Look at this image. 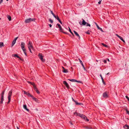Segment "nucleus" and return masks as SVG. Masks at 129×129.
Here are the masks:
<instances>
[{"label": "nucleus", "instance_id": "nucleus-17", "mask_svg": "<svg viewBox=\"0 0 129 129\" xmlns=\"http://www.w3.org/2000/svg\"><path fill=\"white\" fill-rule=\"evenodd\" d=\"M69 80H70L72 82H79V81H78L77 80L74 79H68Z\"/></svg>", "mask_w": 129, "mask_h": 129}, {"label": "nucleus", "instance_id": "nucleus-3", "mask_svg": "<svg viewBox=\"0 0 129 129\" xmlns=\"http://www.w3.org/2000/svg\"><path fill=\"white\" fill-rule=\"evenodd\" d=\"M35 19L34 18H29L27 19H26L25 21V22L26 23H29L31 21H35Z\"/></svg>", "mask_w": 129, "mask_h": 129}, {"label": "nucleus", "instance_id": "nucleus-53", "mask_svg": "<svg viewBox=\"0 0 129 129\" xmlns=\"http://www.w3.org/2000/svg\"><path fill=\"white\" fill-rule=\"evenodd\" d=\"M100 77H101V79H102V78H103L101 74H100Z\"/></svg>", "mask_w": 129, "mask_h": 129}, {"label": "nucleus", "instance_id": "nucleus-11", "mask_svg": "<svg viewBox=\"0 0 129 129\" xmlns=\"http://www.w3.org/2000/svg\"><path fill=\"white\" fill-rule=\"evenodd\" d=\"M79 59V61H80V63H81V64L83 68L84 69V70L85 71H86V70L85 69V68L84 67V64L82 62V61L80 59Z\"/></svg>", "mask_w": 129, "mask_h": 129}, {"label": "nucleus", "instance_id": "nucleus-30", "mask_svg": "<svg viewBox=\"0 0 129 129\" xmlns=\"http://www.w3.org/2000/svg\"><path fill=\"white\" fill-rule=\"evenodd\" d=\"M90 30H88V31H87V32H86V33L87 34H90Z\"/></svg>", "mask_w": 129, "mask_h": 129}, {"label": "nucleus", "instance_id": "nucleus-46", "mask_svg": "<svg viewBox=\"0 0 129 129\" xmlns=\"http://www.w3.org/2000/svg\"><path fill=\"white\" fill-rule=\"evenodd\" d=\"M50 11L52 15L54 13H53V12L52 11V10H50Z\"/></svg>", "mask_w": 129, "mask_h": 129}, {"label": "nucleus", "instance_id": "nucleus-60", "mask_svg": "<svg viewBox=\"0 0 129 129\" xmlns=\"http://www.w3.org/2000/svg\"><path fill=\"white\" fill-rule=\"evenodd\" d=\"M62 67V68L63 69V70H64V69H65V68L63 67Z\"/></svg>", "mask_w": 129, "mask_h": 129}, {"label": "nucleus", "instance_id": "nucleus-62", "mask_svg": "<svg viewBox=\"0 0 129 129\" xmlns=\"http://www.w3.org/2000/svg\"><path fill=\"white\" fill-rule=\"evenodd\" d=\"M128 129H129V126L128 125Z\"/></svg>", "mask_w": 129, "mask_h": 129}, {"label": "nucleus", "instance_id": "nucleus-64", "mask_svg": "<svg viewBox=\"0 0 129 129\" xmlns=\"http://www.w3.org/2000/svg\"><path fill=\"white\" fill-rule=\"evenodd\" d=\"M2 0L3 1V0Z\"/></svg>", "mask_w": 129, "mask_h": 129}, {"label": "nucleus", "instance_id": "nucleus-43", "mask_svg": "<svg viewBox=\"0 0 129 129\" xmlns=\"http://www.w3.org/2000/svg\"><path fill=\"white\" fill-rule=\"evenodd\" d=\"M24 94H26L27 95L28 92H26L25 91H24Z\"/></svg>", "mask_w": 129, "mask_h": 129}, {"label": "nucleus", "instance_id": "nucleus-40", "mask_svg": "<svg viewBox=\"0 0 129 129\" xmlns=\"http://www.w3.org/2000/svg\"><path fill=\"white\" fill-rule=\"evenodd\" d=\"M102 1V0H99V1L98 2V3L99 4H101Z\"/></svg>", "mask_w": 129, "mask_h": 129}, {"label": "nucleus", "instance_id": "nucleus-14", "mask_svg": "<svg viewBox=\"0 0 129 129\" xmlns=\"http://www.w3.org/2000/svg\"><path fill=\"white\" fill-rule=\"evenodd\" d=\"M74 34L76 35V36L78 37L79 38V39H80V36H79V34L75 30L74 31Z\"/></svg>", "mask_w": 129, "mask_h": 129}, {"label": "nucleus", "instance_id": "nucleus-10", "mask_svg": "<svg viewBox=\"0 0 129 129\" xmlns=\"http://www.w3.org/2000/svg\"><path fill=\"white\" fill-rule=\"evenodd\" d=\"M74 114L80 117H81L82 115V114H81L80 113H78L77 112H75L74 113Z\"/></svg>", "mask_w": 129, "mask_h": 129}, {"label": "nucleus", "instance_id": "nucleus-39", "mask_svg": "<svg viewBox=\"0 0 129 129\" xmlns=\"http://www.w3.org/2000/svg\"><path fill=\"white\" fill-rule=\"evenodd\" d=\"M36 92L38 94L40 93V92L38 91V89L37 90H36Z\"/></svg>", "mask_w": 129, "mask_h": 129}, {"label": "nucleus", "instance_id": "nucleus-18", "mask_svg": "<svg viewBox=\"0 0 129 129\" xmlns=\"http://www.w3.org/2000/svg\"><path fill=\"white\" fill-rule=\"evenodd\" d=\"M74 102L75 103L76 105H82V104L80 103H78L76 101H74Z\"/></svg>", "mask_w": 129, "mask_h": 129}, {"label": "nucleus", "instance_id": "nucleus-32", "mask_svg": "<svg viewBox=\"0 0 129 129\" xmlns=\"http://www.w3.org/2000/svg\"><path fill=\"white\" fill-rule=\"evenodd\" d=\"M102 82L103 83V84L104 85H106V84L104 80L103 79V78H102Z\"/></svg>", "mask_w": 129, "mask_h": 129}, {"label": "nucleus", "instance_id": "nucleus-23", "mask_svg": "<svg viewBox=\"0 0 129 129\" xmlns=\"http://www.w3.org/2000/svg\"><path fill=\"white\" fill-rule=\"evenodd\" d=\"M14 56L16 57L17 58H20V59H21V58L17 54H14Z\"/></svg>", "mask_w": 129, "mask_h": 129}, {"label": "nucleus", "instance_id": "nucleus-27", "mask_svg": "<svg viewBox=\"0 0 129 129\" xmlns=\"http://www.w3.org/2000/svg\"><path fill=\"white\" fill-rule=\"evenodd\" d=\"M3 45V42L0 43V47H2Z\"/></svg>", "mask_w": 129, "mask_h": 129}, {"label": "nucleus", "instance_id": "nucleus-28", "mask_svg": "<svg viewBox=\"0 0 129 129\" xmlns=\"http://www.w3.org/2000/svg\"><path fill=\"white\" fill-rule=\"evenodd\" d=\"M34 89L35 90V91H36L38 89L37 88L36 86L35 85H34Z\"/></svg>", "mask_w": 129, "mask_h": 129}, {"label": "nucleus", "instance_id": "nucleus-36", "mask_svg": "<svg viewBox=\"0 0 129 129\" xmlns=\"http://www.w3.org/2000/svg\"><path fill=\"white\" fill-rule=\"evenodd\" d=\"M49 21L51 23L53 22V20L50 19H49Z\"/></svg>", "mask_w": 129, "mask_h": 129}, {"label": "nucleus", "instance_id": "nucleus-1", "mask_svg": "<svg viewBox=\"0 0 129 129\" xmlns=\"http://www.w3.org/2000/svg\"><path fill=\"white\" fill-rule=\"evenodd\" d=\"M28 47L30 52L31 53H32L31 49H33V47L32 46V43L29 41V42L28 43Z\"/></svg>", "mask_w": 129, "mask_h": 129}, {"label": "nucleus", "instance_id": "nucleus-15", "mask_svg": "<svg viewBox=\"0 0 129 129\" xmlns=\"http://www.w3.org/2000/svg\"><path fill=\"white\" fill-rule=\"evenodd\" d=\"M23 108L27 111H29V110L27 108V106L26 105H23Z\"/></svg>", "mask_w": 129, "mask_h": 129}, {"label": "nucleus", "instance_id": "nucleus-61", "mask_svg": "<svg viewBox=\"0 0 129 129\" xmlns=\"http://www.w3.org/2000/svg\"><path fill=\"white\" fill-rule=\"evenodd\" d=\"M17 129H19L18 126H17Z\"/></svg>", "mask_w": 129, "mask_h": 129}, {"label": "nucleus", "instance_id": "nucleus-47", "mask_svg": "<svg viewBox=\"0 0 129 129\" xmlns=\"http://www.w3.org/2000/svg\"><path fill=\"white\" fill-rule=\"evenodd\" d=\"M56 19L58 20H59L60 19L58 17H57Z\"/></svg>", "mask_w": 129, "mask_h": 129}, {"label": "nucleus", "instance_id": "nucleus-56", "mask_svg": "<svg viewBox=\"0 0 129 129\" xmlns=\"http://www.w3.org/2000/svg\"><path fill=\"white\" fill-rule=\"evenodd\" d=\"M57 17H58V16H55V19H56Z\"/></svg>", "mask_w": 129, "mask_h": 129}, {"label": "nucleus", "instance_id": "nucleus-8", "mask_svg": "<svg viewBox=\"0 0 129 129\" xmlns=\"http://www.w3.org/2000/svg\"><path fill=\"white\" fill-rule=\"evenodd\" d=\"M63 83L68 88L69 87V86L68 83L66 81H63Z\"/></svg>", "mask_w": 129, "mask_h": 129}, {"label": "nucleus", "instance_id": "nucleus-54", "mask_svg": "<svg viewBox=\"0 0 129 129\" xmlns=\"http://www.w3.org/2000/svg\"><path fill=\"white\" fill-rule=\"evenodd\" d=\"M49 26L50 27H52V25L51 24H49Z\"/></svg>", "mask_w": 129, "mask_h": 129}, {"label": "nucleus", "instance_id": "nucleus-38", "mask_svg": "<svg viewBox=\"0 0 129 129\" xmlns=\"http://www.w3.org/2000/svg\"><path fill=\"white\" fill-rule=\"evenodd\" d=\"M34 100H35L36 102H37L38 100V99L36 98H35L34 99Z\"/></svg>", "mask_w": 129, "mask_h": 129}, {"label": "nucleus", "instance_id": "nucleus-63", "mask_svg": "<svg viewBox=\"0 0 129 129\" xmlns=\"http://www.w3.org/2000/svg\"><path fill=\"white\" fill-rule=\"evenodd\" d=\"M7 1H8L9 0H6Z\"/></svg>", "mask_w": 129, "mask_h": 129}, {"label": "nucleus", "instance_id": "nucleus-50", "mask_svg": "<svg viewBox=\"0 0 129 129\" xmlns=\"http://www.w3.org/2000/svg\"><path fill=\"white\" fill-rule=\"evenodd\" d=\"M52 15L54 18H55V16H56L54 14V13L53 14H52Z\"/></svg>", "mask_w": 129, "mask_h": 129}, {"label": "nucleus", "instance_id": "nucleus-52", "mask_svg": "<svg viewBox=\"0 0 129 129\" xmlns=\"http://www.w3.org/2000/svg\"><path fill=\"white\" fill-rule=\"evenodd\" d=\"M3 1L2 0H1L0 1V4Z\"/></svg>", "mask_w": 129, "mask_h": 129}, {"label": "nucleus", "instance_id": "nucleus-37", "mask_svg": "<svg viewBox=\"0 0 129 129\" xmlns=\"http://www.w3.org/2000/svg\"><path fill=\"white\" fill-rule=\"evenodd\" d=\"M125 97L129 101V98L128 97V96L127 95H126L125 96Z\"/></svg>", "mask_w": 129, "mask_h": 129}, {"label": "nucleus", "instance_id": "nucleus-16", "mask_svg": "<svg viewBox=\"0 0 129 129\" xmlns=\"http://www.w3.org/2000/svg\"><path fill=\"white\" fill-rule=\"evenodd\" d=\"M4 97L1 96L0 103L1 104H2L4 101Z\"/></svg>", "mask_w": 129, "mask_h": 129}, {"label": "nucleus", "instance_id": "nucleus-22", "mask_svg": "<svg viewBox=\"0 0 129 129\" xmlns=\"http://www.w3.org/2000/svg\"><path fill=\"white\" fill-rule=\"evenodd\" d=\"M5 91V90H4L2 92V93H1V96L4 97V94Z\"/></svg>", "mask_w": 129, "mask_h": 129}, {"label": "nucleus", "instance_id": "nucleus-12", "mask_svg": "<svg viewBox=\"0 0 129 129\" xmlns=\"http://www.w3.org/2000/svg\"><path fill=\"white\" fill-rule=\"evenodd\" d=\"M25 44L23 42H22L21 43V47L22 49L24 48Z\"/></svg>", "mask_w": 129, "mask_h": 129}, {"label": "nucleus", "instance_id": "nucleus-55", "mask_svg": "<svg viewBox=\"0 0 129 129\" xmlns=\"http://www.w3.org/2000/svg\"><path fill=\"white\" fill-rule=\"evenodd\" d=\"M24 53L25 54L26 56H27V54H26V52H24Z\"/></svg>", "mask_w": 129, "mask_h": 129}, {"label": "nucleus", "instance_id": "nucleus-57", "mask_svg": "<svg viewBox=\"0 0 129 129\" xmlns=\"http://www.w3.org/2000/svg\"><path fill=\"white\" fill-rule=\"evenodd\" d=\"M72 99L73 101L74 102V101H75V100H74V99H73V98L72 97Z\"/></svg>", "mask_w": 129, "mask_h": 129}, {"label": "nucleus", "instance_id": "nucleus-45", "mask_svg": "<svg viewBox=\"0 0 129 129\" xmlns=\"http://www.w3.org/2000/svg\"><path fill=\"white\" fill-rule=\"evenodd\" d=\"M31 84L32 85H33V86H34V85H35L34 83H31Z\"/></svg>", "mask_w": 129, "mask_h": 129}, {"label": "nucleus", "instance_id": "nucleus-35", "mask_svg": "<svg viewBox=\"0 0 129 129\" xmlns=\"http://www.w3.org/2000/svg\"><path fill=\"white\" fill-rule=\"evenodd\" d=\"M86 26H90V24H89L87 22V23L86 24Z\"/></svg>", "mask_w": 129, "mask_h": 129}, {"label": "nucleus", "instance_id": "nucleus-9", "mask_svg": "<svg viewBox=\"0 0 129 129\" xmlns=\"http://www.w3.org/2000/svg\"><path fill=\"white\" fill-rule=\"evenodd\" d=\"M116 35L117 37L119 38L123 42H125L124 40L123 39L122 37L119 36L117 34H116Z\"/></svg>", "mask_w": 129, "mask_h": 129}, {"label": "nucleus", "instance_id": "nucleus-7", "mask_svg": "<svg viewBox=\"0 0 129 129\" xmlns=\"http://www.w3.org/2000/svg\"><path fill=\"white\" fill-rule=\"evenodd\" d=\"M103 96L105 98H107L108 97V95L106 92L104 93L103 94Z\"/></svg>", "mask_w": 129, "mask_h": 129}, {"label": "nucleus", "instance_id": "nucleus-2", "mask_svg": "<svg viewBox=\"0 0 129 129\" xmlns=\"http://www.w3.org/2000/svg\"><path fill=\"white\" fill-rule=\"evenodd\" d=\"M12 90H11L10 91H9L8 94V103H10V100H11V95L12 94Z\"/></svg>", "mask_w": 129, "mask_h": 129}, {"label": "nucleus", "instance_id": "nucleus-4", "mask_svg": "<svg viewBox=\"0 0 129 129\" xmlns=\"http://www.w3.org/2000/svg\"><path fill=\"white\" fill-rule=\"evenodd\" d=\"M38 56L39 58L41 60L42 62H44L45 60H44L43 58V55L41 53H39L38 55Z\"/></svg>", "mask_w": 129, "mask_h": 129}, {"label": "nucleus", "instance_id": "nucleus-21", "mask_svg": "<svg viewBox=\"0 0 129 129\" xmlns=\"http://www.w3.org/2000/svg\"><path fill=\"white\" fill-rule=\"evenodd\" d=\"M16 42V41L13 40L12 43V45H11V46L12 47L13 46V45H14V44H15V43Z\"/></svg>", "mask_w": 129, "mask_h": 129}, {"label": "nucleus", "instance_id": "nucleus-29", "mask_svg": "<svg viewBox=\"0 0 129 129\" xmlns=\"http://www.w3.org/2000/svg\"><path fill=\"white\" fill-rule=\"evenodd\" d=\"M27 95L31 97L32 96V95H31L29 93H28Z\"/></svg>", "mask_w": 129, "mask_h": 129}, {"label": "nucleus", "instance_id": "nucleus-42", "mask_svg": "<svg viewBox=\"0 0 129 129\" xmlns=\"http://www.w3.org/2000/svg\"><path fill=\"white\" fill-rule=\"evenodd\" d=\"M103 61L105 63H107V60H104Z\"/></svg>", "mask_w": 129, "mask_h": 129}, {"label": "nucleus", "instance_id": "nucleus-25", "mask_svg": "<svg viewBox=\"0 0 129 129\" xmlns=\"http://www.w3.org/2000/svg\"><path fill=\"white\" fill-rule=\"evenodd\" d=\"M69 31L70 32V33L72 34L73 36L74 35L73 33H72V32L71 31V29L69 27Z\"/></svg>", "mask_w": 129, "mask_h": 129}, {"label": "nucleus", "instance_id": "nucleus-48", "mask_svg": "<svg viewBox=\"0 0 129 129\" xmlns=\"http://www.w3.org/2000/svg\"><path fill=\"white\" fill-rule=\"evenodd\" d=\"M33 99V100H34V99L35 98L33 95H32V96L31 97Z\"/></svg>", "mask_w": 129, "mask_h": 129}, {"label": "nucleus", "instance_id": "nucleus-58", "mask_svg": "<svg viewBox=\"0 0 129 129\" xmlns=\"http://www.w3.org/2000/svg\"><path fill=\"white\" fill-rule=\"evenodd\" d=\"M110 74V73H108L107 74H106L107 75H109Z\"/></svg>", "mask_w": 129, "mask_h": 129}, {"label": "nucleus", "instance_id": "nucleus-34", "mask_svg": "<svg viewBox=\"0 0 129 129\" xmlns=\"http://www.w3.org/2000/svg\"><path fill=\"white\" fill-rule=\"evenodd\" d=\"M22 49V50L24 53L26 52V50L24 48V49Z\"/></svg>", "mask_w": 129, "mask_h": 129}, {"label": "nucleus", "instance_id": "nucleus-5", "mask_svg": "<svg viewBox=\"0 0 129 129\" xmlns=\"http://www.w3.org/2000/svg\"><path fill=\"white\" fill-rule=\"evenodd\" d=\"M81 117L87 121H89V119H87L86 117L85 116L84 114H82V115L81 116Z\"/></svg>", "mask_w": 129, "mask_h": 129}, {"label": "nucleus", "instance_id": "nucleus-20", "mask_svg": "<svg viewBox=\"0 0 129 129\" xmlns=\"http://www.w3.org/2000/svg\"><path fill=\"white\" fill-rule=\"evenodd\" d=\"M128 125L126 124L123 127L125 129H128Z\"/></svg>", "mask_w": 129, "mask_h": 129}, {"label": "nucleus", "instance_id": "nucleus-41", "mask_svg": "<svg viewBox=\"0 0 129 129\" xmlns=\"http://www.w3.org/2000/svg\"><path fill=\"white\" fill-rule=\"evenodd\" d=\"M18 38V37H16L15 38V39L14 40L15 41H16V40H17V38Z\"/></svg>", "mask_w": 129, "mask_h": 129}, {"label": "nucleus", "instance_id": "nucleus-13", "mask_svg": "<svg viewBox=\"0 0 129 129\" xmlns=\"http://www.w3.org/2000/svg\"><path fill=\"white\" fill-rule=\"evenodd\" d=\"M56 25L59 28V30H60L61 31H62V29L59 23H57Z\"/></svg>", "mask_w": 129, "mask_h": 129}, {"label": "nucleus", "instance_id": "nucleus-51", "mask_svg": "<svg viewBox=\"0 0 129 129\" xmlns=\"http://www.w3.org/2000/svg\"><path fill=\"white\" fill-rule=\"evenodd\" d=\"M52 15L54 18H55V16H56L54 14V13L53 14H52Z\"/></svg>", "mask_w": 129, "mask_h": 129}, {"label": "nucleus", "instance_id": "nucleus-6", "mask_svg": "<svg viewBox=\"0 0 129 129\" xmlns=\"http://www.w3.org/2000/svg\"><path fill=\"white\" fill-rule=\"evenodd\" d=\"M82 23H81V22H79V24L80 25H81L82 24L83 25H85L86 24L87 22H86L84 19H82Z\"/></svg>", "mask_w": 129, "mask_h": 129}, {"label": "nucleus", "instance_id": "nucleus-59", "mask_svg": "<svg viewBox=\"0 0 129 129\" xmlns=\"http://www.w3.org/2000/svg\"><path fill=\"white\" fill-rule=\"evenodd\" d=\"M107 60L109 61H110V60H109V59H108V58H107Z\"/></svg>", "mask_w": 129, "mask_h": 129}, {"label": "nucleus", "instance_id": "nucleus-33", "mask_svg": "<svg viewBox=\"0 0 129 129\" xmlns=\"http://www.w3.org/2000/svg\"><path fill=\"white\" fill-rule=\"evenodd\" d=\"M95 24H96L97 26V27L98 28V29H102V28H100V27H99V26L96 23H95Z\"/></svg>", "mask_w": 129, "mask_h": 129}, {"label": "nucleus", "instance_id": "nucleus-31", "mask_svg": "<svg viewBox=\"0 0 129 129\" xmlns=\"http://www.w3.org/2000/svg\"><path fill=\"white\" fill-rule=\"evenodd\" d=\"M102 45H103L104 46H105V47H107L108 46L104 43H102Z\"/></svg>", "mask_w": 129, "mask_h": 129}, {"label": "nucleus", "instance_id": "nucleus-49", "mask_svg": "<svg viewBox=\"0 0 129 129\" xmlns=\"http://www.w3.org/2000/svg\"><path fill=\"white\" fill-rule=\"evenodd\" d=\"M127 113L129 115V111L127 110L126 111Z\"/></svg>", "mask_w": 129, "mask_h": 129}, {"label": "nucleus", "instance_id": "nucleus-24", "mask_svg": "<svg viewBox=\"0 0 129 129\" xmlns=\"http://www.w3.org/2000/svg\"><path fill=\"white\" fill-rule=\"evenodd\" d=\"M7 18L8 19H9V21H10L11 20V17L9 15H8L7 16Z\"/></svg>", "mask_w": 129, "mask_h": 129}, {"label": "nucleus", "instance_id": "nucleus-19", "mask_svg": "<svg viewBox=\"0 0 129 129\" xmlns=\"http://www.w3.org/2000/svg\"><path fill=\"white\" fill-rule=\"evenodd\" d=\"M62 72L64 73H68V71L67 69H64V70H63Z\"/></svg>", "mask_w": 129, "mask_h": 129}, {"label": "nucleus", "instance_id": "nucleus-44", "mask_svg": "<svg viewBox=\"0 0 129 129\" xmlns=\"http://www.w3.org/2000/svg\"><path fill=\"white\" fill-rule=\"evenodd\" d=\"M59 22L61 24H62V23L60 19L59 20H58Z\"/></svg>", "mask_w": 129, "mask_h": 129}, {"label": "nucleus", "instance_id": "nucleus-26", "mask_svg": "<svg viewBox=\"0 0 129 129\" xmlns=\"http://www.w3.org/2000/svg\"><path fill=\"white\" fill-rule=\"evenodd\" d=\"M85 127L87 129H92V128L91 127H90L87 126H85Z\"/></svg>", "mask_w": 129, "mask_h": 129}]
</instances>
